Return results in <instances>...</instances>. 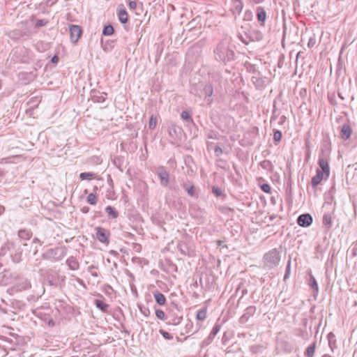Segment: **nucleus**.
Here are the masks:
<instances>
[{
  "mask_svg": "<svg viewBox=\"0 0 357 357\" xmlns=\"http://www.w3.org/2000/svg\"><path fill=\"white\" fill-rule=\"evenodd\" d=\"M257 20L261 23V25L264 26L266 20V12L261 6L257 8Z\"/></svg>",
  "mask_w": 357,
  "mask_h": 357,
  "instance_id": "dca6fc26",
  "label": "nucleus"
},
{
  "mask_svg": "<svg viewBox=\"0 0 357 357\" xmlns=\"http://www.w3.org/2000/svg\"><path fill=\"white\" fill-rule=\"evenodd\" d=\"M232 3V11L234 14L239 15L243 8V3L241 0H231Z\"/></svg>",
  "mask_w": 357,
  "mask_h": 357,
  "instance_id": "a211bd4d",
  "label": "nucleus"
},
{
  "mask_svg": "<svg viewBox=\"0 0 357 357\" xmlns=\"http://www.w3.org/2000/svg\"><path fill=\"white\" fill-rule=\"evenodd\" d=\"M32 236V233L30 231L26 229H20L18 231V236L22 240H29Z\"/></svg>",
  "mask_w": 357,
  "mask_h": 357,
  "instance_id": "cd10ccee",
  "label": "nucleus"
},
{
  "mask_svg": "<svg viewBox=\"0 0 357 357\" xmlns=\"http://www.w3.org/2000/svg\"><path fill=\"white\" fill-rule=\"evenodd\" d=\"M214 153L215 156L219 157L223 153V151L220 146H217L214 149Z\"/></svg>",
  "mask_w": 357,
  "mask_h": 357,
  "instance_id": "603ef678",
  "label": "nucleus"
},
{
  "mask_svg": "<svg viewBox=\"0 0 357 357\" xmlns=\"http://www.w3.org/2000/svg\"><path fill=\"white\" fill-rule=\"evenodd\" d=\"M141 312L146 317H148L150 314V311L146 307H140Z\"/></svg>",
  "mask_w": 357,
  "mask_h": 357,
  "instance_id": "6e6d98bb",
  "label": "nucleus"
},
{
  "mask_svg": "<svg viewBox=\"0 0 357 357\" xmlns=\"http://www.w3.org/2000/svg\"><path fill=\"white\" fill-rule=\"evenodd\" d=\"M212 192L216 197H220L222 195L221 189L216 186H213Z\"/></svg>",
  "mask_w": 357,
  "mask_h": 357,
  "instance_id": "49530a36",
  "label": "nucleus"
},
{
  "mask_svg": "<svg viewBox=\"0 0 357 357\" xmlns=\"http://www.w3.org/2000/svg\"><path fill=\"white\" fill-rule=\"evenodd\" d=\"M181 117L186 122L193 123V119L191 116V113L188 111H183L181 114Z\"/></svg>",
  "mask_w": 357,
  "mask_h": 357,
  "instance_id": "c756f323",
  "label": "nucleus"
},
{
  "mask_svg": "<svg viewBox=\"0 0 357 357\" xmlns=\"http://www.w3.org/2000/svg\"><path fill=\"white\" fill-rule=\"evenodd\" d=\"M155 316L158 319L165 320L167 319L165 312L160 309L155 310Z\"/></svg>",
  "mask_w": 357,
  "mask_h": 357,
  "instance_id": "ea45409f",
  "label": "nucleus"
},
{
  "mask_svg": "<svg viewBox=\"0 0 357 357\" xmlns=\"http://www.w3.org/2000/svg\"><path fill=\"white\" fill-rule=\"evenodd\" d=\"M247 38L250 41H260L263 38V33L257 29H251L247 32Z\"/></svg>",
  "mask_w": 357,
  "mask_h": 357,
  "instance_id": "f8f14e48",
  "label": "nucleus"
},
{
  "mask_svg": "<svg viewBox=\"0 0 357 357\" xmlns=\"http://www.w3.org/2000/svg\"><path fill=\"white\" fill-rule=\"evenodd\" d=\"M156 174L160 178V185L163 187L167 186L169 182V174L164 167H159L156 169Z\"/></svg>",
  "mask_w": 357,
  "mask_h": 357,
  "instance_id": "0eeeda50",
  "label": "nucleus"
},
{
  "mask_svg": "<svg viewBox=\"0 0 357 357\" xmlns=\"http://www.w3.org/2000/svg\"><path fill=\"white\" fill-rule=\"evenodd\" d=\"M24 36H27V33L20 29L10 31L8 33V36L13 40H18Z\"/></svg>",
  "mask_w": 357,
  "mask_h": 357,
  "instance_id": "f3484780",
  "label": "nucleus"
},
{
  "mask_svg": "<svg viewBox=\"0 0 357 357\" xmlns=\"http://www.w3.org/2000/svg\"><path fill=\"white\" fill-rule=\"evenodd\" d=\"M114 27L111 24L105 25L102 30V35L111 36L114 33Z\"/></svg>",
  "mask_w": 357,
  "mask_h": 357,
  "instance_id": "72a5a7b5",
  "label": "nucleus"
},
{
  "mask_svg": "<svg viewBox=\"0 0 357 357\" xmlns=\"http://www.w3.org/2000/svg\"><path fill=\"white\" fill-rule=\"evenodd\" d=\"M290 271H291V260L289 259L287 261V264L286 270H285V273H284V281L289 278Z\"/></svg>",
  "mask_w": 357,
  "mask_h": 357,
  "instance_id": "58836bf2",
  "label": "nucleus"
},
{
  "mask_svg": "<svg viewBox=\"0 0 357 357\" xmlns=\"http://www.w3.org/2000/svg\"><path fill=\"white\" fill-rule=\"evenodd\" d=\"M181 133L182 128L180 126H178L174 123H171L168 126V134L172 139H176L180 137Z\"/></svg>",
  "mask_w": 357,
  "mask_h": 357,
  "instance_id": "9b49d317",
  "label": "nucleus"
},
{
  "mask_svg": "<svg viewBox=\"0 0 357 357\" xmlns=\"http://www.w3.org/2000/svg\"><path fill=\"white\" fill-rule=\"evenodd\" d=\"M328 178V177L326 176V174L323 173V172H320L319 169H317L316 171V175L314 176L311 180V185L312 188H316L320 184L323 179H327Z\"/></svg>",
  "mask_w": 357,
  "mask_h": 357,
  "instance_id": "ddd939ff",
  "label": "nucleus"
},
{
  "mask_svg": "<svg viewBox=\"0 0 357 357\" xmlns=\"http://www.w3.org/2000/svg\"><path fill=\"white\" fill-rule=\"evenodd\" d=\"M66 264L69 268L73 271L79 269V264L78 261L74 257H70L66 260Z\"/></svg>",
  "mask_w": 357,
  "mask_h": 357,
  "instance_id": "6ab92c4d",
  "label": "nucleus"
},
{
  "mask_svg": "<svg viewBox=\"0 0 357 357\" xmlns=\"http://www.w3.org/2000/svg\"><path fill=\"white\" fill-rule=\"evenodd\" d=\"M79 177L82 181L91 180L92 178H96L97 177V174L93 172H82L79 174Z\"/></svg>",
  "mask_w": 357,
  "mask_h": 357,
  "instance_id": "a878e982",
  "label": "nucleus"
},
{
  "mask_svg": "<svg viewBox=\"0 0 357 357\" xmlns=\"http://www.w3.org/2000/svg\"><path fill=\"white\" fill-rule=\"evenodd\" d=\"M182 319L183 317L181 316L173 317L169 319V321H167V324L177 326L181 322Z\"/></svg>",
  "mask_w": 357,
  "mask_h": 357,
  "instance_id": "2f4dec72",
  "label": "nucleus"
},
{
  "mask_svg": "<svg viewBox=\"0 0 357 357\" xmlns=\"http://www.w3.org/2000/svg\"><path fill=\"white\" fill-rule=\"evenodd\" d=\"M257 308L255 306L250 305L245 308L244 313L239 319L241 324H245L248 321L250 317H252L256 312Z\"/></svg>",
  "mask_w": 357,
  "mask_h": 357,
  "instance_id": "9d476101",
  "label": "nucleus"
},
{
  "mask_svg": "<svg viewBox=\"0 0 357 357\" xmlns=\"http://www.w3.org/2000/svg\"><path fill=\"white\" fill-rule=\"evenodd\" d=\"M96 238L105 245H108L109 243V238L110 236V232L108 229L101 227H96Z\"/></svg>",
  "mask_w": 357,
  "mask_h": 357,
  "instance_id": "39448f33",
  "label": "nucleus"
},
{
  "mask_svg": "<svg viewBox=\"0 0 357 357\" xmlns=\"http://www.w3.org/2000/svg\"><path fill=\"white\" fill-rule=\"evenodd\" d=\"M47 282L50 286H57V283L56 282L55 280L53 279V277L50 278V276H48Z\"/></svg>",
  "mask_w": 357,
  "mask_h": 357,
  "instance_id": "864d4df0",
  "label": "nucleus"
},
{
  "mask_svg": "<svg viewBox=\"0 0 357 357\" xmlns=\"http://www.w3.org/2000/svg\"><path fill=\"white\" fill-rule=\"evenodd\" d=\"M67 254V249L65 246L56 247L48 249L43 254V258L46 260L58 261L61 260Z\"/></svg>",
  "mask_w": 357,
  "mask_h": 357,
  "instance_id": "7ed1b4c3",
  "label": "nucleus"
},
{
  "mask_svg": "<svg viewBox=\"0 0 357 357\" xmlns=\"http://www.w3.org/2000/svg\"><path fill=\"white\" fill-rule=\"evenodd\" d=\"M245 35H246V36H245V37H243L241 34H239V35H238V38H239V39H240V40H241L243 43H244L245 45H248V44H249V43H250V40H249V38H247V33H246Z\"/></svg>",
  "mask_w": 357,
  "mask_h": 357,
  "instance_id": "8fccbe9b",
  "label": "nucleus"
},
{
  "mask_svg": "<svg viewBox=\"0 0 357 357\" xmlns=\"http://www.w3.org/2000/svg\"><path fill=\"white\" fill-rule=\"evenodd\" d=\"M105 212L107 213L109 218L116 219L119 216V212L112 206H107L105 208Z\"/></svg>",
  "mask_w": 357,
  "mask_h": 357,
  "instance_id": "412c9836",
  "label": "nucleus"
},
{
  "mask_svg": "<svg viewBox=\"0 0 357 357\" xmlns=\"http://www.w3.org/2000/svg\"><path fill=\"white\" fill-rule=\"evenodd\" d=\"M351 134V129L350 126L347 124L343 125L341 129V137L347 140L349 138Z\"/></svg>",
  "mask_w": 357,
  "mask_h": 357,
  "instance_id": "aec40b11",
  "label": "nucleus"
},
{
  "mask_svg": "<svg viewBox=\"0 0 357 357\" xmlns=\"http://www.w3.org/2000/svg\"><path fill=\"white\" fill-rule=\"evenodd\" d=\"M95 305L97 308L103 312H106L109 308V305L105 303L103 301L96 299L95 301Z\"/></svg>",
  "mask_w": 357,
  "mask_h": 357,
  "instance_id": "b1692460",
  "label": "nucleus"
},
{
  "mask_svg": "<svg viewBox=\"0 0 357 357\" xmlns=\"http://www.w3.org/2000/svg\"><path fill=\"white\" fill-rule=\"evenodd\" d=\"M332 218L330 213H325L323 216V224L327 229L331 227Z\"/></svg>",
  "mask_w": 357,
  "mask_h": 357,
  "instance_id": "c85d7f7f",
  "label": "nucleus"
},
{
  "mask_svg": "<svg viewBox=\"0 0 357 357\" xmlns=\"http://www.w3.org/2000/svg\"><path fill=\"white\" fill-rule=\"evenodd\" d=\"M312 217L310 213H303L297 218V223L302 227H307L312 223Z\"/></svg>",
  "mask_w": 357,
  "mask_h": 357,
  "instance_id": "1a4fd4ad",
  "label": "nucleus"
},
{
  "mask_svg": "<svg viewBox=\"0 0 357 357\" xmlns=\"http://www.w3.org/2000/svg\"><path fill=\"white\" fill-rule=\"evenodd\" d=\"M81 211L83 213H88L89 212V207L84 206V207L82 208Z\"/></svg>",
  "mask_w": 357,
  "mask_h": 357,
  "instance_id": "680f3d73",
  "label": "nucleus"
},
{
  "mask_svg": "<svg viewBox=\"0 0 357 357\" xmlns=\"http://www.w3.org/2000/svg\"><path fill=\"white\" fill-rule=\"evenodd\" d=\"M192 94L198 97L205 96L209 98L213 95V88L210 83H202L192 84L190 90Z\"/></svg>",
  "mask_w": 357,
  "mask_h": 357,
  "instance_id": "f03ea898",
  "label": "nucleus"
},
{
  "mask_svg": "<svg viewBox=\"0 0 357 357\" xmlns=\"http://www.w3.org/2000/svg\"><path fill=\"white\" fill-rule=\"evenodd\" d=\"M92 99L94 102H105L106 98L103 95H99V96L93 95L92 97Z\"/></svg>",
  "mask_w": 357,
  "mask_h": 357,
  "instance_id": "a19ab883",
  "label": "nucleus"
},
{
  "mask_svg": "<svg viewBox=\"0 0 357 357\" xmlns=\"http://www.w3.org/2000/svg\"><path fill=\"white\" fill-rule=\"evenodd\" d=\"M15 250V244L13 242L8 241L0 249V256H4L7 252H12Z\"/></svg>",
  "mask_w": 357,
  "mask_h": 357,
  "instance_id": "2eb2a0df",
  "label": "nucleus"
},
{
  "mask_svg": "<svg viewBox=\"0 0 357 357\" xmlns=\"http://www.w3.org/2000/svg\"><path fill=\"white\" fill-rule=\"evenodd\" d=\"M31 287V281L24 278L17 279V282L14 284L13 289L17 292L26 291Z\"/></svg>",
  "mask_w": 357,
  "mask_h": 357,
  "instance_id": "423d86ee",
  "label": "nucleus"
},
{
  "mask_svg": "<svg viewBox=\"0 0 357 357\" xmlns=\"http://www.w3.org/2000/svg\"><path fill=\"white\" fill-rule=\"evenodd\" d=\"M233 49V46L228 41H221L214 50L215 59L223 62L225 64L233 61L235 58V53Z\"/></svg>",
  "mask_w": 357,
  "mask_h": 357,
  "instance_id": "f257e3e1",
  "label": "nucleus"
},
{
  "mask_svg": "<svg viewBox=\"0 0 357 357\" xmlns=\"http://www.w3.org/2000/svg\"><path fill=\"white\" fill-rule=\"evenodd\" d=\"M269 165V161L268 160H264L261 162V165L263 168H266V166Z\"/></svg>",
  "mask_w": 357,
  "mask_h": 357,
  "instance_id": "e2e57ef3",
  "label": "nucleus"
},
{
  "mask_svg": "<svg viewBox=\"0 0 357 357\" xmlns=\"http://www.w3.org/2000/svg\"><path fill=\"white\" fill-rule=\"evenodd\" d=\"M318 164L320 167V172H323V173L326 174V176L328 177L330 174V167L328 160L326 158L320 156Z\"/></svg>",
  "mask_w": 357,
  "mask_h": 357,
  "instance_id": "4468645a",
  "label": "nucleus"
},
{
  "mask_svg": "<svg viewBox=\"0 0 357 357\" xmlns=\"http://www.w3.org/2000/svg\"><path fill=\"white\" fill-rule=\"evenodd\" d=\"M251 16H252V13L250 10L245 11V19L249 20H250Z\"/></svg>",
  "mask_w": 357,
  "mask_h": 357,
  "instance_id": "13d9d810",
  "label": "nucleus"
},
{
  "mask_svg": "<svg viewBox=\"0 0 357 357\" xmlns=\"http://www.w3.org/2000/svg\"><path fill=\"white\" fill-rule=\"evenodd\" d=\"M316 44V39L314 36L310 37L307 43V46L310 48L313 47Z\"/></svg>",
  "mask_w": 357,
  "mask_h": 357,
  "instance_id": "de8ad7c7",
  "label": "nucleus"
},
{
  "mask_svg": "<svg viewBox=\"0 0 357 357\" xmlns=\"http://www.w3.org/2000/svg\"><path fill=\"white\" fill-rule=\"evenodd\" d=\"M118 17L122 24H126L128 21V15L126 9H121L119 10Z\"/></svg>",
  "mask_w": 357,
  "mask_h": 357,
  "instance_id": "5701e85b",
  "label": "nucleus"
},
{
  "mask_svg": "<svg viewBox=\"0 0 357 357\" xmlns=\"http://www.w3.org/2000/svg\"><path fill=\"white\" fill-rule=\"evenodd\" d=\"M70 40L73 43H76L79 39L82 31L79 26L71 24L69 26Z\"/></svg>",
  "mask_w": 357,
  "mask_h": 357,
  "instance_id": "6e6552de",
  "label": "nucleus"
},
{
  "mask_svg": "<svg viewBox=\"0 0 357 357\" xmlns=\"http://www.w3.org/2000/svg\"><path fill=\"white\" fill-rule=\"evenodd\" d=\"M13 261L15 263H19L21 261L22 259V250H16L14 255L11 254Z\"/></svg>",
  "mask_w": 357,
  "mask_h": 357,
  "instance_id": "c9c22d12",
  "label": "nucleus"
},
{
  "mask_svg": "<svg viewBox=\"0 0 357 357\" xmlns=\"http://www.w3.org/2000/svg\"><path fill=\"white\" fill-rule=\"evenodd\" d=\"M86 202L91 205H96L98 202L96 194L95 192L90 193L86 198Z\"/></svg>",
  "mask_w": 357,
  "mask_h": 357,
  "instance_id": "7c9ffc66",
  "label": "nucleus"
},
{
  "mask_svg": "<svg viewBox=\"0 0 357 357\" xmlns=\"http://www.w3.org/2000/svg\"><path fill=\"white\" fill-rule=\"evenodd\" d=\"M351 254L353 257H354L356 255L357 252V248L356 245H354L353 248L351 249Z\"/></svg>",
  "mask_w": 357,
  "mask_h": 357,
  "instance_id": "4d7b16f0",
  "label": "nucleus"
},
{
  "mask_svg": "<svg viewBox=\"0 0 357 357\" xmlns=\"http://www.w3.org/2000/svg\"><path fill=\"white\" fill-rule=\"evenodd\" d=\"M33 243H40V241L38 238H34L33 240Z\"/></svg>",
  "mask_w": 357,
  "mask_h": 357,
  "instance_id": "774afa93",
  "label": "nucleus"
},
{
  "mask_svg": "<svg viewBox=\"0 0 357 357\" xmlns=\"http://www.w3.org/2000/svg\"><path fill=\"white\" fill-rule=\"evenodd\" d=\"M351 168V166H348L347 169V174H346V176H347V180L349 181H350L351 182L354 180V174L351 175L350 172H349V169Z\"/></svg>",
  "mask_w": 357,
  "mask_h": 357,
  "instance_id": "3c124183",
  "label": "nucleus"
},
{
  "mask_svg": "<svg viewBox=\"0 0 357 357\" xmlns=\"http://www.w3.org/2000/svg\"><path fill=\"white\" fill-rule=\"evenodd\" d=\"M261 189L263 192L266 193H270L271 191V188L269 184L264 183L261 185Z\"/></svg>",
  "mask_w": 357,
  "mask_h": 357,
  "instance_id": "c03bdc74",
  "label": "nucleus"
},
{
  "mask_svg": "<svg viewBox=\"0 0 357 357\" xmlns=\"http://www.w3.org/2000/svg\"><path fill=\"white\" fill-rule=\"evenodd\" d=\"M350 198L352 199V202H353V206H354V213H356V202H355V200H354V196H351V195L350 194Z\"/></svg>",
  "mask_w": 357,
  "mask_h": 357,
  "instance_id": "bf43d9fd",
  "label": "nucleus"
},
{
  "mask_svg": "<svg viewBox=\"0 0 357 357\" xmlns=\"http://www.w3.org/2000/svg\"><path fill=\"white\" fill-rule=\"evenodd\" d=\"M206 308L200 309L197 313L196 318L197 320L204 321L206 318Z\"/></svg>",
  "mask_w": 357,
  "mask_h": 357,
  "instance_id": "473e14b6",
  "label": "nucleus"
},
{
  "mask_svg": "<svg viewBox=\"0 0 357 357\" xmlns=\"http://www.w3.org/2000/svg\"><path fill=\"white\" fill-rule=\"evenodd\" d=\"M159 333L166 340H172L173 339L172 335H171L169 333H168V332H167V331H165L164 330L160 329L159 331Z\"/></svg>",
  "mask_w": 357,
  "mask_h": 357,
  "instance_id": "79ce46f5",
  "label": "nucleus"
},
{
  "mask_svg": "<svg viewBox=\"0 0 357 357\" xmlns=\"http://www.w3.org/2000/svg\"><path fill=\"white\" fill-rule=\"evenodd\" d=\"M46 24H47V22L45 21L44 20H38L36 22V27H41V26H45Z\"/></svg>",
  "mask_w": 357,
  "mask_h": 357,
  "instance_id": "5fc2aeb1",
  "label": "nucleus"
},
{
  "mask_svg": "<svg viewBox=\"0 0 357 357\" xmlns=\"http://www.w3.org/2000/svg\"><path fill=\"white\" fill-rule=\"evenodd\" d=\"M157 125V119L153 115H152L149 121V128L151 130L154 129Z\"/></svg>",
  "mask_w": 357,
  "mask_h": 357,
  "instance_id": "4c0bfd02",
  "label": "nucleus"
},
{
  "mask_svg": "<svg viewBox=\"0 0 357 357\" xmlns=\"http://www.w3.org/2000/svg\"><path fill=\"white\" fill-rule=\"evenodd\" d=\"M153 297H154V299H155L156 303L158 304L159 305H163L165 304L166 298L160 291H155L153 294Z\"/></svg>",
  "mask_w": 357,
  "mask_h": 357,
  "instance_id": "4be33fe9",
  "label": "nucleus"
},
{
  "mask_svg": "<svg viewBox=\"0 0 357 357\" xmlns=\"http://www.w3.org/2000/svg\"><path fill=\"white\" fill-rule=\"evenodd\" d=\"M282 137L281 131L274 129L273 130V139L275 142H279Z\"/></svg>",
  "mask_w": 357,
  "mask_h": 357,
  "instance_id": "e433bc0d",
  "label": "nucleus"
},
{
  "mask_svg": "<svg viewBox=\"0 0 357 357\" xmlns=\"http://www.w3.org/2000/svg\"><path fill=\"white\" fill-rule=\"evenodd\" d=\"M182 187L186 190L190 196L194 197L195 195V190L193 185H191L189 183H183L182 184Z\"/></svg>",
  "mask_w": 357,
  "mask_h": 357,
  "instance_id": "393cba45",
  "label": "nucleus"
},
{
  "mask_svg": "<svg viewBox=\"0 0 357 357\" xmlns=\"http://www.w3.org/2000/svg\"><path fill=\"white\" fill-rule=\"evenodd\" d=\"M316 349V342L312 343L305 351V356L306 357H313Z\"/></svg>",
  "mask_w": 357,
  "mask_h": 357,
  "instance_id": "bb28decb",
  "label": "nucleus"
},
{
  "mask_svg": "<svg viewBox=\"0 0 357 357\" xmlns=\"http://www.w3.org/2000/svg\"><path fill=\"white\" fill-rule=\"evenodd\" d=\"M334 337V335L332 334V333H329L328 335V341H329V344L331 345V337Z\"/></svg>",
  "mask_w": 357,
  "mask_h": 357,
  "instance_id": "338daca9",
  "label": "nucleus"
},
{
  "mask_svg": "<svg viewBox=\"0 0 357 357\" xmlns=\"http://www.w3.org/2000/svg\"><path fill=\"white\" fill-rule=\"evenodd\" d=\"M59 61V57L58 56L56 55H54L52 59H51V62L53 63H56Z\"/></svg>",
  "mask_w": 357,
  "mask_h": 357,
  "instance_id": "052dcab7",
  "label": "nucleus"
},
{
  "mask_svg": "<svg viewBox=\"0 0 357 357\" xmlns=\"http://www.w3.org/2000/svg\"><path fill=\"white\" fill-rule=\"evenodd\" d=\"M208 137L211 138V139H215V138H216V134L213 133V134L208 135Z\"/></svg>",
  "mask_w": 357,
  "mask_h": 357,
  "instance_id": "69168bd1",
  "label": "nucleus"
},
{
  "mask_svg": "<svg viewBox=\"0 0 357 357\" xmlns=\"http://www.w3.org/2000/svg\"><path fill=\"white\" fill-rule=\"evenodd\" d=\"M280 261V253L276 249L273 248L266 253L264 256V264L268 269L277 266Z\"/></svg>",
  "mask_w": 357,
  "mask_h": 357,
  "instance_id": "20e7f679",
  "label": "nucleus"
},
{
  "mask_svg": "<svg viewBox=\"0 0 357 357\" xmlns=\"http://www.w3.org/2000/svg\"><path fill=\"white\" fill-rule=\"evenodd\" d=\"M220 326L219 324H216L213 326L211 332L210 333L211 336H215L217 335V333L220 331Z\"/></svg>",
  "mask_w": 357,
  "mask_h": 357,
  "instance_id": "a18cd8bd",
  "label": "nucleus"
},
{
  "mask_svg": "<svg viewBox=\"0 0 357 357\" xmlns=\"http://www.w3.org/2000/svg\"><path fill=\"white\" fill-rule=\"evenodd\" d=\"M305 146L307 148V150H310V142L308 139H307L305 141Z\"/></svg>",
  "mask_w": 357,
  "mask_h": 357,
  "instance_id": "0e129e2a",
  "label": "nucleus"
},
{
  "mask_svg": "<svg viewBox=\"0 0 357 357\" xmlns=\"http://www.w3.org/2000/svg\"><path fill=\"white\" fill-rule=\"evenodd\" d=\"M309 284L311 287V288L316 292H318L319 287L318 284L317 282L316 279L313 275H310V280H309Z\"/></svg>",
  "mask_w": 357,
  "mask_h": 357,
  "instance_id": "f704fd0d",
  "label": "nucleus"
},
{
  "mask_svg": "<svg viewBox=\"0 0 357 357\" xmlns=\"http://www.w3.org/2000/svg\"><path fill=\"white\" fill-rule=\"evenodd\" d=\"M130 9L135 10L137 8V3L135 0H127Z\"/></svg>",
  "mask_w": 357,
  "mask_h": 357,
  "instance_id": "09e8293b",
  "label": "nucleus"
},
{
  "mask_svg": "<svg viewBox=\"0 0 357 357\" xmlns=\"http://www.w3.org/2000/svg\"><path fill=\"white\" fill-rule=\"evenodd\" d=\"M215 336H211V333L208 335V336L207 337V338H206L203 342H202V345L203 346H207L209 344H211L212 342V341L213 340Z\"/></svg>",
  "mask_w": 357,
  "mask_h": 357,
  "instance_id": "37998d69",
  "label": "nucleus"
}]
</instances>
